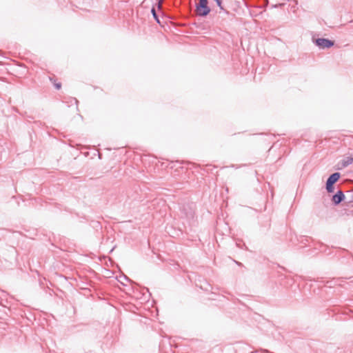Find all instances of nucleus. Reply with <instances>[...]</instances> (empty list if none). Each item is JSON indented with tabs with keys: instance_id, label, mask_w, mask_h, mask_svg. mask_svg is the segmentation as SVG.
<instances>
[{
	"instance_id": "1",
	"label": "nucleus",
	"mask_w": 353,
	"mask_h": 353,
	"mask_svg": "<svg viewBox=\"0 0 353 353\" xmlns=\"http://www.w3.org/2000/svg\"><path fill=\"white\" fill-rule=\"evenodd\" d=\"M196 205L193 202L184 203L179 205V216L188 223L193 221L195 216Z\"/></svg>"
},
{
	"instance_id": "2",
	"label": "nucleus",
	"mask_w": 353,
	"mask_h": 353,
	"mask_svg": "<svg viewBox=\"0 0 353 353\" xmlns=\"http://www.w3.org/2000/svg\"><path fill=\"white\" fill-rule=\"evenodd\" d=\"M197 15L201 17H206L211 12L208 6V0H199L195 5Z\"/></svg>"
},
{
	"instance_id": "3",
	"label": "nucleus",
	"mask_w": 353,
	"mask_h": 353,
	"mask_svg": "<svg viewBox=\"0 0 353 353\" xmlns=\"http://www.w3.org/2000/svg\"><path fill=\"white\" fill-rule=\"evenodd\" d=\"M341 173L336 172L332 173L327 178L325 183V189L328 193H333L334 191V184L339 180Z\"/></svg>"
},
{
	"instance_id": "4",
	"label": "nucleus",
	"mask_w": 353,
	"mask_h": 353,
	"mask_svg": "<svg viewBox=\"0 0 353 353\" xmlns=\"http://www.w3.org/2000/svg\"><path fill=\"white\" fill-rule=\"evenodd\" d=\"M312 41L319 49H330L334 46L333 40L327 38H312Z\"/></svg>"
},
{
	"instance_id": "5",
	"label": "nucleus",
	"mask_w": 353,
	"mask_h": 353,
	"mask_svg": "<svg viewBox=\"0 0 353 353\" xmlns=\"http://www.w3.org/2000/svg\"><path fill=\"white\" fill-rule=\"evenodd\" d=\"M346 199L342 190H338L334 194L332 195V202L334 205H339L343 201Z\"/></svg>"
},
{
	"instance_id": "6",
	"label": "nucleus",
	"mask_w": 353,
	"mask_h": 353,
	"mask_svg": "<svg viewBox=\"0 0 353 353\" xmlns=\"http://www.w3.org/2000/svg\"><path fill=\"white\" fill-rule=\"evenodd\" d=\"M339 279H333L331 280H328L326 281H321V282L323 283V285L328 288H332L334 287L336 285H337Z\"/></svg>"
},
{
	"instance_id": "7",
	"label": "nucleus",
	"mask_w": 353,
	"mask_h": 353,
	"mask_svg": "<svg viewBox=\"0 0 353 353\" xmlns=\"http://www.w3.org/2000/svg\"><path fill=\"white\" fill-rule=\"evenodd\" d=\"M353 163V157H347L341 161V166L343 168L347 167Z\"/></svg>"
},
{
	"instance_id": "8",
	"label": "nucleus",
	"mask_w": 353,
	"mask_h": 353,
	"mask_svg": "<svg viewBox=\"0 0 353 353\" xmlns=\"http://www.w3.org/2000/svg\"><path fill=\"white\" fill-rule=\"evenodd\" d=\"M118 279V281L119 283H121L123 285H125V284L123 282V281L121 279H125V281H128V282L132 283H134L130 278H128L125 274L119 276V279Z\"/></svg>"
},
{
	"instance_id": "9",
	"label": "nucleus",
	"mask_w": 353,
	"mask_h": 353,
	"mask_svg": "<svg viewBox=\"0 0 353 353\" xmlns=\"http://www.w3.org/2000/svg\"><path fill=\"white\" fill-rule=\"evenodd\" d=\"M184 163L190 164L191 163H190V162H184V161H176L175 162L172 161L170 163V165H171L170 168H174L176 165H178L179 168H182L181 165L184 164Z\"/></svg>"
},
{
	"instance_id": "10",
	"label": "nucleus",
	"mask_w": 353,
	"mask_h": 353,
	"mask_svg": "<svg viewBox=\"0 0 353 353\" xmlns=\"http://www.w3.org/2000/svg\"><path fill=\"white\" fill-rule=\"evenodd\" d=\"M151 13L152 14V17L154 18V19L158 23H160V19H159V17L157 14V12L155 10V8L154 7L152 8L151 9Z\"/></svg>"
},
{
	"instance_id": "11",
	"label": "nucleus",
	"mask_w": 353,
	"mask_h": 353,
	"mask_svg": "<svg viewBox=\"0 0 353 353\" xmlns=\"http://www.w3.org/2000/svg\"><path fill=\"white\" fill-rule=\"evenodd\" d=\"M346 199H348L347 202L352 203L353 202V190L348 191L347 193Z\"/></svg>"
},
{
	"instance_id": "12",
	"label": "nucleus",
	"mask_w": 353,
	"mask_h": 353,
	"mask_svg": "<svg viewBox=\"0 0 353 353\" xmlns=\"http://www.w3.org/2000/svg\"><path fill=\"white\" fill-rule=\"evenodd\" d=\"M202 290H205V291H209L210 289H211L212 288L210 287V284L207 282H205L204 283V285H201L200 287Z\"/></svg>"
},
{
	"instance_id": "13",
	"label": "nucleus",
	"mask_w": 353,
	"mask_h": 353,
	"mask_svg": "<svg viewBox=\"0 0 353 353\" xmlns=\"http://www.w3.org/2000/svg\"><path fill=\"white\" fill-rule=\"evenodd\" d=\"M236 245H237V247H239L241 249L248 250V248L244 243H241V242H240V241L239 242L236 241Z\"/></svg>"
},
{
	"instance_id": "14",
	"label": "nucleus",
	"mask_w": 353,
	"mask_h": 353,
	"mask_svg": "<svg viewBox=\"0 0 353 353\" xmlns=\"http://www.w3.org/2000/svg\"><path fill=\"white\" fill-rule=\"evenodd\" d=\"M54 86L55 89L60 90L61 88V83L60 82L54 83Z\"/></svg>"
},
{
	"instance_id": "15",
	"label": "nucleus",
	"mask_w": 353,
	"mask_h": 353,
	"mask_svg": "<svg viewBox=\"0 0 353 353\" xmlns=\"http://www.w3.org/2000/svg\"><path fill=\"white\" fill-rule=\"evenodd\" d=\"M284 6V3H277L272 6V8H282Z\"/></svg>"
},
{
	"instance_id": "16",
	"label": "nucleus",
	"mask_w": 353,
	"mask_h": 353,
	"mask_svg": "<svg viewBox=\"0 0 353 353\" xmlns=\"http://www.w3.org/2000/svg\"><path fill=\"white\" fill-rule=\"evenodd\" d=\"M217 6L220 8V10H223V7L222 6V0L216 2Z\"/></svg>"
},
{
	"instance_id": "17",
	"label": "nucleus",
	"mask_w": 353,
	"mask_h": 353,
	"mask_svg": "<svg viewBox=\"0 0 353 353\" xmlns=\"http://www.w3.org/2000/svg\"><path fill=\"white\" fill-rule=\"evenodd\" d=\"M71 101L74 102V104L77 105V108H78L79 101L76 98H72L71 99Z\"/></svg>"
},
{
	"instance_id": "18",
	"label": "nucleus",
	"mask_w": 353,
	"mask_h": 353,
	"mask_svg": "<svg viewBox=\"0 0 353 353\" xmlns=\"http://www.w3.org/2000/svg\"><path fill=\"white\" fill-rule=\"evenodd\" d=\"M162 1H163V0H158V8H161V3Z\"/></svg>"
},
{
	"instance_id": "19",
	"label": "nucleus",
	"mask_w": 353,
	"mask_h": 353,
	"mask_svg": "<svg viewBox=\"0 0 353 353\" xmlns=\"http://www.w3.org/2000/svg\"><path fill=\"white\" fill-rule=\"evenodd\" d=\"M267 136H268L270 139L275 137V136H274V135H273V134H268Z\"/></svg>"
},
{
	"instance_id": "20",
	"label": "nucleus",
	"mask_w": 353,
	"mask_h": 353,
	"mask_svg": "<svg viewBox=\"0 0 353 353\" xmlns=\"http://www.w3.org/2000/svg\"><path fill=\"white\" fill-rule=\"evenodd\" d=\"M235 263H236L238 265H239V266H241V265H242V263H240V262L235 261Z\"/></svg>"
},
{
	"instance_id": "21",
	"label": "nucleus",
	"mask_w": 353,
	"mask_h": 353,
	"mask_svg": "<svg viewBox=\"0 0 353 353\" xmlns=\"http://www.w3.org/2000/svg\"><path fill=\"white\" fill-rule=\"evenodd\" d=\"M231 167H232V168H236V169H237V168H239V166H236V165H231Z\"/></svg>"
},
{
	"instance_id": "22",
	"label": "nucleus",
	"mask_w": 353,
	"mask_h": 353,
	"mask_svg": "<svg viewBox=\"0 0 353 353\" xmlns=\"http://www.w3.org/2000/svg\"><path fill=\"white\" fill-rule=\"evenodd\" d=\"M263 353H270L268 350H263Z\"/></svg>"
}]
</instances>
